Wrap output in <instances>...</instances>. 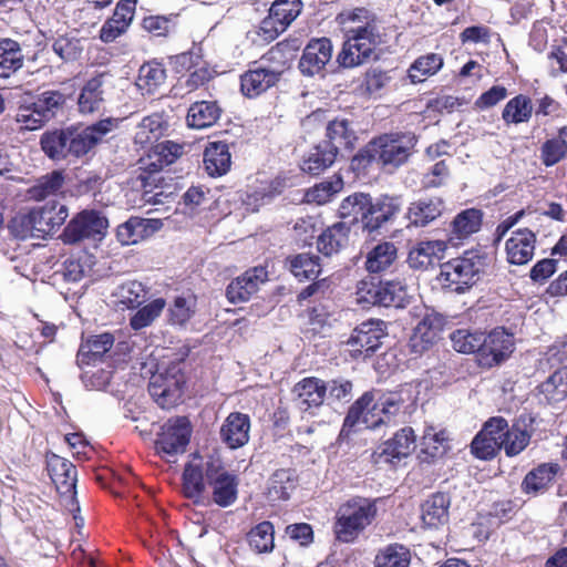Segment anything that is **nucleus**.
<instances>
[{
    "mask_svg": "<svg viewBox=\"0 0 567 567\" xmlns=\"http://www.w3.org/2000/svg\"><path fill=\"white\" fill-rule=\"evenodd\" d=\"M297 487L295 471L289 468L277 470L269 478L268 497L276 501H287Z\"/></svg>",
    "mask_w": 567,
    "mask_h": 567,
    "instance_id": "obj_34",
    "label": "nucleus"
},
{
    "mask_svg": "<svg viewBox=\"0 0 567 567\" xmlns=\"http://www.w3.org/2000/svg\"><path fill=\"white\" fill-rule=\"evenodd\" d=\"M183 361L162 365L151 378L148 392L162 409H171L179 403L185 385Z\"/></svg>",
    "mask_w": 567,
    "mask_h": 567,
    "instance_id": "obj_3",
    "label": "nucleus"
},
{
    "mask_svg": "<svg viewBox=\"0 0 567 567\" xmlns=\"http://www.w3.org/2000/svg\"><path fill=\"white\" fill-rule=\"evenodd\" d=\"M350 228L346 223H337L327 228L318 238L317 247L326 256L337 254L349 244Z\"/></svg>",
    "mask_w": 567,
    "mask_h": 567,
    "instance_id": "obj_30",
    "label": "nucleus"
},
{
    "mask_svg": "<svg viewBox=\"0 0 567 567\" xmlns=\"http://www.w3.org/2000/svg\"><path fill=\"white\" fill-rule=\"evenodd\" d=\"M343 187V181L341 177H336L330 181L321 182L320 184L308 189L306 193V199L308 203H316L318 205L326 204L330 198L339 193Z\"/></svg>",
    "mask_w": 567,
    "mask_h": 567,
    "instance_id": "obj_62",
    "label": "nucleus"
},
{
    "mask_svg": "<svg viewBox=\"0 0 567 567\" xmlns=\"http://www.w3.org/2000/svg\"><path fill=\"white\" fill-rule=\"evenodd\" d=\"M559 470L558 464L544 463L528 472L522 483V488L527 494H537L547 489Z\"/></svg>",
    "mask_w": 567,
    "mask_h": 567,
    "instance_id": "obj_35",
    "label": "nucleus"
},
{
    "mask_svg": "<svg viewBox=\"0 0 567 567\" xmlns=\"http://www.w3.org/2000/svg\"><path fill=\"white\" fill-rule=\"evenodd\" d=\"M375 515L374 502L363 497L349 499L337 512L333 526L337 539L342 543L353 542L372 523Z\"/></svg>",
    "mask_w": 567,
    "mask_h": 567,
    "instance_id": "obj_2",
    "label": "nucleus"
},
{
    "mask_svg": "<svg viewBox=\"0 0 567 567\" xmlns=\"http://www.w3.org/2000/svg\"><path fill=\"white\" fill-rule=\"evenodd\" d=\"M482 224V213L475 208H468L456 215L452 221L451 238L462 240L476 233Z\"/></svg>",
    "mask_w": 567,
    "mask_h": 567,
    "instance_id": "obj_39",
    "label": "nucleus"
},
{
    "mask_svg": "<svg viewBox=\"0 0 567 567\" xmlns=\"http://www.w3.org/2000/svg\"><path fill=\"white\" fill-rule=\"evenodd\" d=\"M484 266L485 261L481 255L466 251L462 257L441 265L440 280L444 287L463 292L478 281Z\"/></svg>",
    "mask_w": 567,
    "mask_h": 567,
    "instance_id": "obj_4",
    "label": "nucleus"
},
{
    "mask_svg": "<svg viewBox=\"0 0 567 567\" xmlns=\"http://www.w3.org/2000/svg\"><path fill=\"white\" fill-rule=\"evenodd\" d=\"M415 449V435L411 427L401 429L395 435L381 444L373 453L372 461L380 465L383 463H395L409 456Z\"/></svg>",
    "mask_w": 567,
    "mask_h": 567,
    "instance_id": "obj_13",
    "label": "nucleus"
},
{
    "mask_svg": "<svg viewBox=\"0 0 567 567\" xmlns=\"http://www.w3.org/2000/svg\"><path fill=\"white\" fill-rule=\"evenodd\" d=\"M249 432V416L240 412H231L220 427V439L227 447L236 450L248 443Z\"/></svg>",
    "mask_w": 567,
    "mask_h": 567,
    "instance_id": "obj_22",
    "label": "nucleus"
},
{
    "mask_svg": "<svg viewBox=\"0 0 567 567\" xmlns=\"http://www.w3.org/2000/svg\"><path fill=\"white\" fill-rule=\"evenodd\" d=\"M205 476L213 488V501L220 507H228L237 499L238 477L223 466L219 458H206Z\"/></svg>",
    "mask_w": 567,
    "mask_h": 567,
    "instance_id": "obj_8",
    "label": "nucleus"
},
{
    "mask_svg": "<svg viewBox=\"0 0 567 567\" xmlns=\"http://www.w3.org/2000/svg\"><path fill=\"white\" fill-rule=\"evenodd\" d=\"M300 0H276L269 12L279 21L280 28H287L301 12Z\"/></svg>",
    "mask_w": 567,
    "mask_h": 567,
    "instance_id": "obj_61",
    "label": "nucleus"
},
{
    "mask_svg": "<svg viewBox=\"0 0 567 567\" xmlns=\"http://www.w3.org/2000/svg\"><path fill=\"white\" fill-rule=\"evenodd\" d=\"M247 540L250 548L258 554L272 551L275 547L274 525L268 520L259 523L247 534Z\"/></svg>",
    "mask_w": 567,
    "mask_h": 567,
    "instance_id": "obj_42",
    "label": "nucleus"
},
{
    "mask_svg": "<svg viewBox=\"0 0 567 567\" xmlns=\"http://www.w3.org/2000/svg\"><path fill=\"white\" fill-rule=\"evenodd\" d=\"M327 137L329 141L324 143L337 146V151L339 147H352L357 140L352 123L347 118H336L329 122L327 126Z\"/></svg>",
    "mask_w": 567,
    "mask_h": 567,
    "instance_id": "obj_41",
    "label": "nucleus"
},
{
    "mask_svg": "<svg viewBox=\"0 0 567 567\" xmlns=\"http://www.w3.org/2000/svg\"><path fill=\"white\" fill-rule=\"evenodd\" d=\"M358 302L363 305L403 308L408 302V289L398 280H362L357 290Z\"/></svg>",
    "mask_w": 567,
    "mask_h": 567,
    "instance_id": "obj_6",
    "label": "nucleus"
},
{
    "mask_svg": "<svg viewBox=\"0 0 567 567\" xmlns=\"http://www.w3.org/2000/svg\"><path fill=\"white\" fill-rule=\"evenodd\" d=\"M33 223L41 238L59 228L68 218V209L64 205L52 204L32 209Z\"/></svg>",
    "mask_w": 567,
    "mask_h": 567,
    "instance_id": "obj_24",
    "label": "nucleus"
},
{
    "mask_svg": "<svg viewBox=\"0 0 567 567\" xmlns=\"http://www.w3.org/2000/svg\"><path fill=\"white\" fill-rule=\"evenodd\" d=\"M96 146V140L90 135L86 128H68L69 156L81 157Z\"/></svg>",
    "mask_w": 567,
    "mask_h": 567,
    "instance_id": "obj_58",
    "label": "nucleus"
},
{
    "mask_svg": "<svg viewBox=\"0 0 567 567\" xmlns=\"http://www.w3.org/2000/svg\"><path fill=\"white\" fill-rule=\"evenodd\" d=\"M446 249L444 240H421L409 251L408 264L413 269L425 270L440 262Z\"/></svg>",
    "mask_w": 567,
    "mask_h": 567,
    "instance_id": "obj_20",
    "label": "nucleus"
},
{
    "mask_svg": "<svg viewBox=\"0 0 567 567\" xmlns=\"http://www.w3.org/2000/svg\"><path fill=\"white\" fill-rule=\"evenodd\" d=\"M532 439V431L526 429L525 420L520 417L512 426H508L503 442H501V450L509 457L520 454L529 444Z\"/></svg>",
    "mask_w": 567,
    "mask_h": 567,
    "instance_id": "obj_32",
    "label": "nucleus"
},
{
    "mask_svg": "<svg viewBox=\"0 0 567 567\" xmlns=\"http://www.w3.org/2000/svg\"><path fill=\"white\" fill-rule=\"evenodd\" d=\"M293 392L300 411L303 414L315 415V410L323 405L327 386L320 379L306 378L295 385Z\"/></svg>",
    "mask_w": 567,
    "mask_h": 567,
    "instance_id": "obj_18",
    "label": "nucleus"
},
{
    "mask_svg": "<svg viewBox=\"0 0 567 567\" xmlns=\"http://www.w3.org/2000/svg\"><path fill=\"white\" fill-rule=\"evenodd\" d=\"M182 153L183 147L172 141H163L154 146L150 158H155V161L148 164V167H151L152 171L148 173H142L138 176L145 202H153L155 204L162 203L159 197L163 195V192L157 190L159 188L157 183L162 179L158 176V172L164 166H168L174 163Z\"/></svg>",
    "mask_w": 567,
    "mask_h": 567,
    "instance_id": "obj_5",
    "label": "nucleus"
},
{
    "mask_svg": "<svg viewBox=\"0 0 567 567\" xmlns=\"http://www.w3.org/2000/svg\"><path fill=\"white\" fill-rule=\"evenodd\" d=\"M444 319L436 312H426L413 329L409 340L411 352L422 354L429 350L440 338Z\"/></svg>",
    "mask_w": 567,
    "mask_h": 567,
    "instance_id": "obj_14",
    "label": "nucleus"
},
{
    "mask_svg": "<svg viewBox=\"0 0 567 567\" xmlns=\"http://www.w3.org/2000/svg\"><path fill=\"white\" fill-rule=\"evenodd\" d=\"M336 157L337 146L321 143L303 156L300 168L310 175H319L334 163Z\"/></svg>",
    "mask_w": 567,
    "mask_h": 567,
    "instance_id": "obj_25",
    "label": "nucleus"
},
{
    "mask_svg": "<svg viewBox=\"0 0 567 567\" xmlns=\"http://www.w3.org/2000/svg\"><path fill=\"white\" fill-rule=\"evenodd\" d=\"M113 344L114 337L111 333L93 336L81 344L76 355L78 365L83 368L100 361L112 349Z\"/></svg>",
    "mask_w": 567,
    "mask_h": 567,
    "instance_id": "obj_28",
    "label": "nucleus"
},
{
    "mask_svg": "<svg viewBox=\"0 0 567 567\" xmlns=\"http://www.w3.org/2000/svg\"><path fill=\"white\" fill-rule=\"evenodd\" d=\"M37 104L40 114L49 122L65 103V96L59 91H44L35 97H30Z\"/></svg>",
    "mask_w": 567,
    "mask_h": 567,
    "instance_id": "obj_55",
    "label": "nucleus"
},
{
    "mask_svg": "<svg viewBox=\"0 0 567 567\" xmlns=\"http://www.w3.org/2000/svg\"><path fill=\"white\" fill-rule=\"evenodd\" d=\"M388 336L384 321L371 319L360 323L352 331L348 344L355 353H364L365 357L371 355L382 344V339Z\"/></svg>",
    "mask_w": 567,
    "mask_h": 567,
    "instance_id": "obj_11",
    "label": "nucleus"
},
{
    "mask_svg": "<svg viewBox=\"0 0 567 567\" xmlns=\"http://www.w3.org/2000/svg\"><path fill=\"white\" fill-rule=\"evenodd\" d=\"M290 271L300 281L317 278L321 272L319 257L310 254H299L289 258Z\"/></svg>",
    "mask_w": 567,
    "mask_h": 567,
    "instance_id": "obj_47",
    "label": "nucleus"
},
{
    "mask_svg": "<svg viewBox=\"0 0 567 567\" xmlns=\"http://www.w3.org/2000/svg\"><path fill=\"white\" fill-rule=\"evenodd\" d=\"M410 551L402 545H391L375 557V567H409Z\"/></svg>",
    "mask_w": 567,
    "mask_h": 567,
    "instance_id": "obj_59",
    "label": "nucleus"
},
{
    "mask_svg": "<svg viewBox=\"0 0 567 567\" xmlns=\"http://www.w3.org/2000/svg\"><path fill=\"white\" fill-rule=\"evenodd\" d=\"M415 145L414 136L409 134H383L372 140L358 155L353 163L367 165L375 162L384 167L396 168L404 164Z\"/></svg>",
    "mask_w": 567,
    "mask_h": 567,
    "instance_id": "obj_1",
    "label": "nucleus"
},
{
    "mask_svg": "<svg viewBox=\"0 0 567 567\" xmlns=\"http://www.w3.org/2000/svg\"><path fill=\"white\" fill-rule=\"evenodd\" d=\"M533 114L532 100L523 94L511 99L502 113V118L507 124H519L528 122Z\"/></svg>",
    "mask_w": 567,
    "mask_h": 567,
    "instance_id": "obj_43",
    "label": "nucleus"
},
{
    "mask_svg": "<svg viewBox=\"0 0 567 567\" xmlns=\"http://www.w3.org/2000/svg\"><path fill=\"white\" fill-rule=\"evenodd\" d=\"M514 351V337L504 329H495L487 336L484 334L480 360L487 367L498 364L506 360Z\"/></svg>",
    "mask_w": 567,
    "mask_h": 567,
    "instance_id": "obj_16",
    "label": "nucleus"
},
{
    "mask_svg": "<svg viewBox=\"0 0 567 567\" xmlns=\"http://www.w3.org/2000/svg\"><path fill=\"white\" fill-rule=\"evenodd\" d=\"M230 153L228 145L224 142L210 143L204 153L205 169L210 176H221L230 167Z\"/></svg>",
    "mask_w": 567,
    "mask_h": 567,
    "instance_id": "obj_31",
    "label": "nucleus"
},
{
    "mask_svg": "<svg viewBox=\"0 0 567 567\" xmlns=\"http://www.w3.org/2000/svg\"><path fill=\"white\" fill-rule=\"evenodd\" d=\"M281 75L280 71L264 66L248 70L240 76V87L244 95L256 97L272 87Z\"/></svg>",
    "mask_w": 567,
    "mask_h": 567,
    "instance_id": "obj_23",
    "label": "nucleus"
},
{
    "mask_svg": "<svg viewBox=\"0 0 567 567\" xmlns=\"http://www.w3.org/2000/svg\"><path fill=\"white\" fill-rule=\"evenodd\" d=\"M451 498L447 494L435 493L422 504L421 518L425 526L437 528L449 520Z\"/></svg>",
    "mask_w": 567,
    "mask_h": 567,
    "instance_id": "obj_26",
    "label": "nucleus"
},
{
    "mask_svg": "<svg viewBox=\"0 0 567 567\" xmlns=\"http://www.w3.org/2000/svg\"><path fill=\"white\" fill-rule=\"evenodd\" d=\"M398 249L393 243L378 244L367 256L365 268L369 272H381L396 259Z\"/></svg>",
    "mask_w": 567,
    "mask_h": 567,
    "instance_id": "obj_40",
    "label": "nucleus"
},
{
    "mask_svg": "<svg viewBox=\"0 0 567 567\" xmlns=\"http://www.w3.org/2000/svg\"><path fill=\"white\" fill-rule=\"evenodd\" d=\"M107 228V219L100 213L84 210L73 218L63 231L64 241L74 244L84 239H101Z\"/></svg>",
    "mask_w": 567,
    "mask_h": 567,
    "instance_id": "obj_9",
    "label": "nucleus"
},
{
    "mask_svg": "<svg viewBox=\"0 0 567 567\" xmlns=\"http://www.w3.org/2000/svg\"><path fill=\"white\" fill-rule=\"evenodd\" d=\"M444 202L440 197L420 199L410 205L408 219L416 227H424L442 215Z\"/></svg>",
    "mask_w": 567,
    "mask_h": 567,
    "instance_id": "obj_29",
    "label": "nucleus"
},
{
    "mask_svg": "<svg viewBox=\"0 0 567 567\" xmlns=\"http://www.w3.org/2000/svg\"><path fill=\"white\" fill-rule=\"evenodd\" d=\"M539 392L548 403H557L567 396V367L555 371L539 385Z\"/></svg>",
    "mask_w": 567,
    "mask_h": 567,
    "instance_id": "obj_45",
    "label": "nucleus"
},
{
    "mask_svg": "<svg viewBox=\"0 0 567 567\" xmlns=\"http://www.w3.org/2000/svg\"><path fill=\"white\" fill-rule=\"evenodd\" d=\"M166 79V72L158 63H147L141 66L137 85L153 93Z\"/></svg>",
    "mask_w": 567,
    "mask_h": 567,
    "instance_id": "obj_60",
    "label": "nucleus"
},
{
    "mask_svg": "<svg viewBox=\"0 0 567 567\" xmlns=\"http://www.w3.org/2000/svg\"><path fill=\"white\" fill-rule=\"evenodd\" d=\"M116 297L118 303L126 308H137L146 300V290L138 281H127L117 288Z\"/></svg>",
    "mask_w": 567,
    "mask_h": 567,
    "instance_id": "obj_57",
    "label": "nucleus"
},
{
    "mask_svg": "<svg viewBox=\"0 0 567 567\" xmlns=\"http://www.w3.org/2000/svg\"><path fill=\"white\" fill-rule=\"evenodd\" d=\"M221 110L216 102L200 101L190 105L187 113L188 126L197 130L214 125L220 117Z\"/></svg>",
    "mask_w": 567,
    "mask_h": 567,
    "instance_id": "obj_33",
    "label": "nucleus"
},
{
    "mask_svg": "<svg viewBox=\"0 0 567 567\" xmlns=\"http://www.w3.org/2000/svg\"><path fill=\"white\" fill-rule=\"evenodd\" d=\"M192 429L185 416L169 419L163 426L155 442L159 453L176 455L184 453L189 442Z\"/></svg>",
    "mask_w": 567,
    "mask_h": 567,
    "instance_id": "obj_10",
    "label": "nucleus"
},
{
    "mask_svg": "<svg viewBox=\"0 0 567 567\" xmlns=\"http://www.w3.org/2000/svg\"><path fill=\"white\" fill-rule=\"evenodd\" d=\"M484 334L478 331H470L468 329H457L450 336L454 350L461 353H481L482 344H484Z\"/></svg>",
    "mask_w": 567,
    "mask_h": 567,
    "instance_id": "obj_50",
    "label": "nucleus"
},
{
    "mask_svg": "<svg viewBox=\"0 0 567 567\" xmlns=\"http://www.w3.org/2000/svg\"><path fill=\"white\" fill-rule=\"evenodd\" d=\"M268 280L264 267H254L235 278L227 287L226 295L231 303L247 301Z\"/></svg>",
    "mask_w": 567,
    "mask_h": 567,
    "instance_id": "obj_17",
    "label": "nucleus"
},
{
    "mask_svg": "<svg viewBox=\"0 0 567 567\" xmlns=\"http://www.w3.org/2000/svg\"><path fill=\"white\" fill-rule=\"evenodd\" d=\"M370 196L364 193H354L346 197L340 206L339 214L342 218H352L353 221H361L368 209Z\"/></svg>",
    "mask_w": 567,
    "mask_h": 567,
    "instance_id": "obj_54",
    "label": "nucleus"
},
{
    "mask_svg": "<svg viewBox=\"0 0 567 567\" xmlns=\"http://www.w3.org/2000/svg\"><path fill=\"white\" fill-rule=\"evenodd\" d=\"M536 235L533 230L519 228L506 240L507 261L513 265H525L532 260L535 250Z\"/></svg>",
    "mask_w": 567,
    "mask_h": 567,
    "instance_id": "obj_19",
    "label": "nucleus"
},
{
    "mask_svg": "<svg viewBox=\"0 0 567 567\" xmlns=\"http://www.w3.org/2000/svg\"><path fill=\"white\" fill-rule=\"evenodd\" d=\"M48 470L56 488L63 494H72L76 485L75 466L68 460L52 455L48 461Z\"/></svg>",
    "mask_w": 567,
    "mask_h": 567,
    "instance_id": "obj_27",
    "label": "nucleus"
},
{
    "mask_svg": "<svg viewBox=\"0 0 567 567\" xmlns=\"http://www.w3.org/2000/svg\"><path fill=\"white\" fill-rule=\"evenodd\" d=\"M205 467L206 460L200 463L190 462L185 466L183 473V491L188 498L197 499L205 491Z\"/></svg>",
    "mask_w": 567,
    "mask_h": 567,
    "instance_id": "obj_36",
    "label": "nucleus"
},
{
    "mask_svg": "<svg viewBox=\"0 0 567 567\" xmlns=\"http://www.w3.org/2000/svg\"><path fill=\"white\" fill-rule=\"evenodd\" d=\"M332 58V43L328 38L312 39L303 49L299 70L303 75L322 74Z\"/></svg>",
    "mask_w": 567,
    "mask_h": 567,
    "instance_id": "obj_15",
    "label": "nucleus"
},
{
    "mask_svg": "<svg viewBox=\"0 0 567 567\" xmlns=\"http://www.w3.org/2000/svg\"><path fill=\"white\" fill-rule=\"evenodd\" d=\"M64 184L62 172L53 171L37 179L35 184L28 189L30 199L40 202L50 196L59 194Z\"/></svg>",
    "mask_w": 567,
    "mask_h": 567,
    "instance_id": "obj_38",
    "label": "nucleus"
},
{
    "mask_svg": "<svg viewBox=\"0 0 567 567\" xmlns=\"http://www.w3.org/2000/svg\"><path fill=\"white\" fill-rule=\"evenodd\" d=\"M43 152L52 159H62L69 156L68 130L44 133L41 137Z\"/></svg>",
    "mask_w": 567,
    "mask_h": 567,
    "instance_id": "obj_49",
    "label": "nucleus"
},
{
    "mask_svg": "<svg viewBox=\"0 0 567 567\" xmlns=\"http://www.w3.org/2000/svg\"><path fill=\"white\" fill-rule=\"evenodd\" d=\"M165 305L166 302L163 298H157L138 309L131 318V327L134 330H140L150 326L162 313Z\"/></svg>",
    "mask_w": 567,
    "mask_h": 567,
    "instance_id": "obj_63",
    "label": "nucleus"
},
{
    "mask_svg": "<svg viewBox=\"0 0 567 567\" xmlns=\"http://www.w3.org/2000/svg\"><path fill=\"white\" fill-rule=\"evenodd\" d=\"M346 38L353 43L370 49V51L374 53L377 47L382 43V34L380 31L379 22H374L370 25H364L353 30L351 33L346 34Z\"/></svg>",
    "mask_w": 567,
    "mask_h": 567,
    "instance_id": "obj_56",
    "label": "nucleus"
},
{
    "mask_svg": "<svg viewBox=\"0 0 567 567\" xmlns=\"http://www.w3.org/2000/svg\"><path fill=\"white\" fill-rule=\"evenodd\" d=\"M449 450L447 434L444 430L427 426L421 440V452L429 458L442 457Z\"/></svg>",
    "mask_w": 567,
    "mask_h": 567,
    "instance_id": "obj_44",
    "label": "nucleus"
},
{
    "mask_svg": "<svg viewBox=\"0 0 567 567\" xmlns=\"http://www.w3.org/2000/svg\"><path fill=\"white\" fill-rule=\"evenodd\" d=\"M379 406V392L368 391L363 393L349 409L343 421L341 435L348 436L361 422L367 429H377L385 424V416Z\"/></svg>",
    "mask_w": 567,
    "mask_h": 567,
    "instance_id": "obj_7",
    "label": "nucleus"
},
{
    "mask_svg": "<svg viewBox=\"0 0 567 567\" xmlns=\"http://www.w3.org/2000/svg\"><path fill=\"white\" fill-rule=\"evenodd\" d=\"M336 20L344 34L351 33L361 27L379 22L378 16L364 7L344 9L338 13Z\"/></svg>",
    "mask_w": 567,
    "mask_h": 567,
    "instance_id": "obj_37",
    "label": "nucleus"
},
{
    "mask_svg": "<svg viewBox=\"0 0 567 567\" xmlns=\"http://www.w3.org/2000/svg\"><path fill=\"white\" fill-rule=\"evenodd\" d=\"M16 121L20 124V128L34 131L42 127L47 121L40 114L37 104L29 97L23 99L17 110Z\"/></svg>",
    "mask_w": 567,
    "mask_h": 567,
    "instance_id": "obj_52",
    "label": "nucleus"
},
{
    "mask_svg": "<svg viewBox=\"0 0 567 567\" xmlns=\"http://www.w3.org/2000/svg\"><path fill=\"white\" fill-rule=\"evenodd\" d=\"M110 87L111 75L109 73H99L87 80L78 99L80 113L94 114L104 110Z\"/></svg>",
    "mask_w": 567,
    "mask_h": 567,
    "instance_id": "obj_12",
    "label": "nucleus"
},
{
    "mask_svg": "<svg viewBox=\"0 0 567 567\" xmlns=\"http://www.w3.org/2000/svg\"><path fill=\"white\" fill-rule=\"evenodd\" d=\"M374 56V52L360 44L346 39L342 50L337 56V62L343 68H354L369 62Z\"/></svg>",
    "mask_w": 567,
    "mask_h": 567,
    "instance_id": "obj_48",
    "label": "nucleus"
},
{
    "mask_svg": "<svg viewBox=\"0 0 567 567\" xmlns=\"http://www.w3.org/2000/svg\"><path fill=\"white\" fill-rule=\"evenodd\" d=\"M163 133V120L158 114L144 117L135 131V142L141 145L150 144L158 140Z\"/></svg>",
    "mask_w": 567,
    "mask_h": 567,
    "instance_id": "obj_53",
    "label": "nucleus"
},
{
    "mask_svg": "<svg viewBox=\"0 0 567 567\" xmlns=\"http://www.w3.org/2000/svg\"><path fill=\"white\" fill-rule=\"evenodd\" d=\"M163 226L161 219L131 217L117 227L116 237L122 245H134L152 236Z\"/></svg>",
    "mask_w": 567,
    "mask_h": 567,
    "instance_id": "obj_21",
    "label": "nucleus"
},
{
    "mask_svg": "<svg viewBox=\"0 0 567 567\" xmlns=\"http://www.w3.org/2000/svg\"><path fill=\"white\" fill-rule=\"evenodd\" d=\"M567 154V142L559 137L548 140L542 147V158L546 166H553Z\"/></svg>",
    "mask_w": 567,
    "mask_h": 567,
    "instance_id": "obj_64",
    "label": "nucleus"
},
{
    "mask_svg": "<svg viewBox=\"0 0 567 567\" xmlns=\"http://www.w3.org/2000/svg\"><path fill=\"white\" fill-rule=\"evenodd\" d=\"M442 66V56L430 53L415 60L409 69V78L413 83H420L423 82L426 76L435 74Z\"/></svg>",
    "mask_w": 567,
    "mask_h": 567,
    "instance_id": "obj_51",
    "label": "nucleus"
},
{
    "mask_svg": "<svg viewBox=\"0 0 567 567\" xmlns=\"http://www.w3.org/2000/svg\"><path fill=\"white\" fill-rule=\"evenodd\" d=\"M22 66V55L18 42L11 39L0 40V78H8Z\"/></svg>",
    "mask_w": 567,
    "mask_h": 567,
    "instance_id": "obj_46",
    "label": "nucleus"
}]
</instances>
